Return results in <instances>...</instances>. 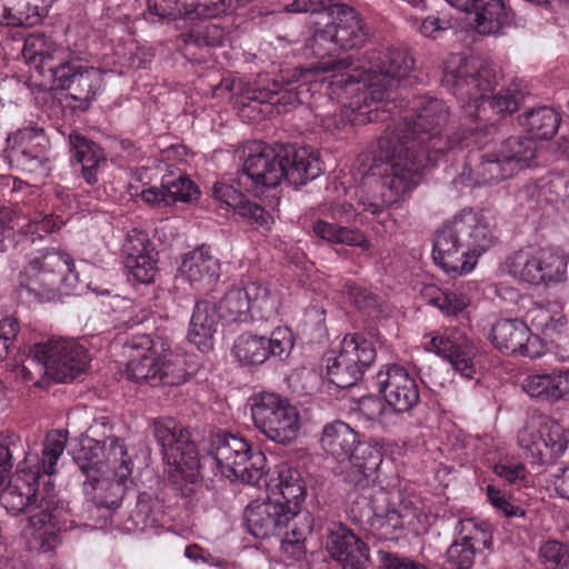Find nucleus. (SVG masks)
Here are the masks:
<instances>
[{"label": "nucleus", "instance_id": "obj_1", "mask_svg": "<svg viewBox=\"0 0 569 569\" xmlns=\"http://www.w3.org/2000/svg\"><path fill=\"white\" fill-rule=\"evenodd\" d=\"M442 84L461 101L466 117L476 119L477 126L468 134L460 136L451 132L442 136L441 128L448 120V108L438 99H421L417 102L418 119L423 127V136L428 137V146L415 156L410 168L401 162L392 163V174L387 180L390 186L388 201H398L405 193L411 191L420 181L421 172L428 166H433L446 152L462 149L470 144L480 146L493 127L481 129V113L486 103L497 114H510L518 110L522 93L517 89H506L493 98L490 92L497 84L495 70L478 59L452 57L445 69Z\"/></svg>", "mask_w": 569, "mask_h": 569}, {"label": "nucleus", "instance_id": "obj_2", "mask_svg": "<svg viewBox=\"0 0 569 569\" xmlns=\"http://www.w3.org/2000/svg\"><path fill=\"white\" fill-rule=\"evenodd\" d=\"M415 60L403 49L387 48L367 52L363 62L353 67L347 74H357L359 89L347 92L349 104H345L346 121L353 124L387 121L391 116L397 117L393 126L378 139L380 160L385 161V169L380 178L381 201L390 206L396 201H388L391 191L387 180L392 174V163L401 162L405 168H410L415 156L423 151L428 146V137L423 136V127L418 119L417 102L413 101L410 110L398 111L395 101L389 100V91L401 80L409 77L413 70Z\"/></svg>", "mask_w": 569, "mask_h": 569}, {"label": "nucleus", "instance_id": "obj_3", "mask_svg": "<svg viewBox=\"0 0 569 569\" xmlns=\"http://www.w3.org/2000/svg\"><path fill=\"white\" fill-rule=\"evenodd\" d=\"M330 68L328 62L315 67H297L282 70L280 79L262 73L242 90L236 104L241 118L260 120L272 113L288 112L299 104L315 109V118L325 131L335 134L348 124L345 104H349L347 92L359 89L357 74H331L322 77Z\"/></svg>", "mask_w": 569, "mask_h": 569}, {"label": "nucleus", "instance_id": "obj_4", "mask_svg": "<svg viewBox=\"0 0 569 569\" xmlns=\"http://www.w3.org/2000/svg\"><path fill=\"white\" fill-rule=\"evenodd\" d=\"M67 443L61 431L49 432L43 442L42 456L27 455L14 476L0 492V507L12 516L30 512L26 535L39 542L43 551L58 545L59 533L71 527L69 512L57 499L50 481L39 489L42 475L52 476Z\"/></svg>", "mask_w": 569, "mask_h": 569}, {"label": "nucleus", "instance_id": "obj_5", "mask_svg": "<svg viewBox=\"0 0 569 569\" xmlns=\"http://www.w3.org/2000/svg\"><path fill=\"white\" fill-rule=\"evenodd\" d=\"M22 56L30 69L42 77L41 86L69 90L73 110H87L103 88L101 69L42 34L34 33L26 39Z\"/></svg>", "mask_w": 569, "mask_h": 569}, {"label": "nucleus", "instance_id": "obj_6", "mask_svg": "<svg viewBox=\"0 0 569 569\" xmlns=\"http://www.w3.org/2000/svg\"><path fill=\"white\" fill-rule=\"evenodd\" d=\"M73 460L87 478L83 482L87 500L110 511L120 508L128 485L132 482L134 467L124 440L86 437L74 451Z\"/></svg>", "mask_w": 569, "mask_h": 569}, {"label": "nucleus", "instance_id": "obj_7", "mask_svg": "<svg viewBox=\"0 0 569 569\" xmlns=\"http://www.w3.org/2000/svg\"><path fill=\"white\" fill-rule=\"evenodd\" d=\"M493 242L489 218L480 210L462 209L436 231L432 259L448 277L467 276Z\"/></svg>", "mask_w": 569, "mask_h": 569}, {"label": "nucleus", "instance_id": "obj_8", "mask_svg": "<svg viewBox=\"0 0 569 569\" xmlns=\"http://www.w3.org/2000/svg\"><path fill=\"white\" fill-rule=\"evenodd\" d=\"M533 159L530 140L510 137L492 149L470 152L458 180L468 187L497 184L530 167Z\"/></svg>", "mask_w": 569, "mask_h": 569}, {"label": "nucleus", "instance_id": "obj_9", "mask_svg": "<svg viewBox=\"0 0 569 569\" xmlns=\"http://www.w3.org/2000/svg\"><path fill=\"white\" fill-rule=\"evenodd\" d=\"M72 257L61 250L47 249L31 258L19 273L20 296L38 302H50L69 293L79 284Z\"/></svg>", "mask_w": 569, "mask_h": 569}, {"label": "nucleus", "instance_id": "obj_10", "mask_svg": "<svg viewBox=\"0 0 569 569\" xmlns=\"http://www.w3.org/2000/svg\"><path fill=\"white\" fill-rule=\"evenodd\" d=\"M128 357L127 375L136 382L157 385H180L187 380V372L180 356L173 355L168 342L161 337L133 335L124 343Z\"/></svg>", "mask_w": 569, "mask_h": 569}, {"label": "nucleus", "instance_id": "obj_11", "mask_svg": "<svg viewBox=\"0 0 569 569\" xmlns=\"http://www.w3.org/2000/svg\"><path fill=\"white\" fill-rule=\"evenodd\" d=\"M363 499L369 500L370 507L368 530L378 540L398 539L403 531L420 535L430 527V516L421 510L417 500L401 498L398 492L380 486L372 487Z\"/></svg>", "mask_w": 569, "mask_h": 569}, {"label": "nucleus", "instance_id": "obj_12", "mask_svg": "<svg viewBox=\"0 0 569 569\" xmlns=\"http://www.w3.org/2000/svg\"><path fill=\"white\" fill-rule=\"evenodd\" d=\"M210 453L222 477L260 486L266 457L261 451H253L244 438L227 432L217 433L211 438Z\"/></svg>", "mask_w": 569, "mask_h": 569}, {"label": "nucleus", "instance_id": "obj_13", "mask_svg": "<svg viewBox=\"0 0 569 569\" xmlns=\"http://www.w3.org/2000/svg\"><path fill=\"white\" fill-rule=\"evenodd\" d=\"M153 435L168 465L169 479L179 486L182 482L194 483L201 461L189 430L173 419H157Z\"/></svg>", "mask_w": 569, "mask_h": 569}, {"label": "nucleus", "instance_id": "obj_14", "mask_svg": "<svg viewBox=\"0 0 569 569\" xmlns=\"http://www.w3.org/2000/svg\"><path fill=\"white\" fill-rule=\"evenodd\" d=\"M250 410L254 427L267 439L290 445L299 437L301 415L288 398L274 392H259L250 398Z\"/></svg>", "mask_w": 569, "mask_h": 569}, {"label": "nucleus", "instance_id": "obj_15", "mask_svg": "<svg viewBox=\"0 0 569 569\" xmlns=\"http://www.w3.org/2000/svg\"><path fill=\"white\" fill-rule=\"evenodd\" d=\"M567 266L568 257L562 250L555 247L528 246L506 259L505 270L520 281L548 286L567 279Z\"/></svg>", "mask_w": 569, "mask_h": 569}, {"label": "nucleus", "instance_id": "obj_16", "mask_svg": "<svg viewBox=\"0 0 569 569\" xmlns=\"http://www.w3.org/2000/svg\"><path fill=\"white\" fill-rule=\"evenodd\" d=\"M30 361L41 363V370L53 380L67 382L88 369L90 357L77 340L52 337L31 347Z\"/></svg>", "mask_w": 569, "mask_h": 569}, {"label": "nucleus", "instance_id": "obj_17", "mask_svg": "<svg viewBox=\"0 0 569 569\" xmlns=\"http://www.w3.org/2000/svg\"><path fill=\"white\" fill-rule=\"evenodd\" d=\"M376 350L372 342L360 333H348L340 342L339 353L326 357L329 381L338 388L353 386L373 362Z\"/></svg>", "mask_w": 569, "mask_h": 569}, {"label": "nucleus", "instance_id": "obj_18", "mask_svg": "<svg viewBox=\"0 0 569 569\" xmlns=\"http://www.w3.org/2000/svg\"><path fill=\"white\" fill-rule=\"evenodd\" d=\"M293 346V332L288 327H278L269 338L249 332L238 336L231 356L241 366H260L270 358L287 360Z\"/></svg>", "mask_w": 569, "mask_h": 569}, {"label": "nucleus", "instance_id": "obj_19", "mask_svg": "<svg viewBox=\"0 0 569 569\" xmlns=\"http://www.w3.org/2000/svg\"><path fill=\"white\" fill-rule=\"evenodd\" d=\"M518 445L531 462L550 463L560 458L569 447V430L556 420L543 419L538 426H525L518 432Z\"/></svg>", "mask_w": 569, "mask_h": 569}, {"label": "nucleus", "instance_id": "obj_20", "mask_svg": "<svg viewBox=\"0 0 569 569\" xmlns=\"http://www.w3.org/2000/svg\"><path fill=\"white\" fill-rule=\"evenodd\" d=\"M357 217V209L347 201L331 202L322 208V218L312 222L313 234L330 244H345L359 247L367 251L370 249V241L363 232L341 226L343 222L353 221Z\"/></svg>", "mask_w": 569, "mask_h": 569}, {"label": "nucleus", "instance_id": "obj_21", "mask_svg": "<svg viewBox=\"0 0 569 569\" xmlns=\"http://www.w3.org/2000/svg\"><path fill=\"white\" fill-rule=\"evenodd\" d=\"M231 0H148L147 19H171L178 28H188L198 20L216 19L230 9Z\"/></svg>", "mask_w": 569, "mask_h": 569}, {"label": "nucleus", "instance_id": "obj_22", "mask_svg": "<svg viewBox=\"0 0 569 569\" xmlns=\"http://www.w3.org/2000/svg\"><path fill=\"white\" fill-rule=\"evenodd\" d=\"M376 386L385 403L397 413L411 411L420 401L416 378L401 366L382 367L376 376Z\"/></svg>", "mask_w": 569, "mask_h": 569}, {"label": "nucleus", "instance_id": "obj_23", "mask_svg": "<svg viewBox=\"0 0 569 569\" xmlns=\"http://www.w3.org/2000/svg\"><path fill=\"white\" fill-rule=\"evenodd\" d=\"M6 158L11 166L26 172H36L47 159L49 140L42 128L28 126L8 136Z\"/></svg>", "mask_w": 569, "mask_h": 569}, {"label": "nucleus", "instance_id": "obj_24", "mask_svg": "<svg viewBox=\"0 0 569 569\" xmlns=\"http://www.w3.org/2000/svg\"><path fill=\"white\" fill-rule=\"evenodd\" d=\"M489 340L501 352L519 353L529 358H538L543 352V345L538 335L519 319H498L490 329Z\"/></svg>", "mask_w": 569, "mask_h": 569}, {"label": "nucleus", "instance_id": "obj_25", "mask_svg": "<svg viewBox=\"0 0 569 569\" xmlns=\"http://www.w3.org/2000/svg\"><path fill=\"white\" fill-rule=\"evenodd\" d=\"M429 349L446 358L461 377L466 379L473 378L476 372L473 358L477 348L473 341L461 330L450 328L432 333Z\"/></svg>", "mask_w": 569, "mask_h": 569}, {"label": "nucleus", "instance_id": "obj_26", "mask_svg": "<svg viewBox=\"0 0 569 569\" xmlns=\"http://www.w3.org/2000/svg\"><path fill=\"white\" fill-rule=\"evenodd\" d=\"M290 505H284L267 496L266 500H256L244 510L246 527L251 536L266 539L282 532L283 523L290 517Z\"/></svg>", "mask_w": 569, "mask_h": 569}, {"label": "nucleus", "instance_id": "obj_27", "mask_svg": "<svg viewBox=\"0 0 569 569\" xmlns=\"http://www.w3.org/2000/svg\"><path fill=\"white\" fill-rule=\"evenodd\" d=\"M284 159L282 158V148L278 151L262 146L258 151L250 153L244 160L242 168L243 178L251 180L253 187H277L286 179Z\"/></svg>", "mask_w": 569, "mask_h": 569}, {"label": "nucleus", "instance_id": "obj_28", "mask_svg": "<svg viewBox=\"0 0 569 569\" xmlns=\"http://www.w3.org/2000/svg\"><path fill=\"white\" fill-rule=\"evenodd\" d=\"M219 277V259L213 256L210 247L202 244L183 256L177 280L188 282L193 290H204Z\"/></svg>", "mask_w": 569, "mask_h": 569}, {"label": "nucleus", "instance_id": "obj_29", "mask_svg": "<svg viewBox=\"0 0 569 569\" xmlns=\"http://www.w3.org/2000/svg\"><path fill=\"white\" fill-rule=\"evenodd\" d=\"M327 550L342 569H366L369 549L347 526L333 525L327 536Z\"/></svg>", "mask_w": 569, "mask_h": 569}, {"label": "nucleus", "instance_id": "obj_30", "mask_svg": "<svg viewBox=\"0 0 569 569\" xmlns=\"http://www.w3.org/2000/svg\"><path fill=\"white\" fill-rule=\"evenodd\" d=\"M333 39L341 50L362 47L369 37L368 28L360 13L346 3H336L328 16Z\"/></svg>", "mask_w": 569, "mask_h": 569}, {"label": "nucleus", "instance_id": "obj_31", "mask_svg": "<svg viewBox=\"0 0 569 569\" xmlns=\"http://www.w3.org/2000/svg\"><path fill=\"white\" fill-rule=\"evenodd\" d=\"M211 196L219 208L232 210L252 224L269 230L272 223V217L261 206L251 202L234 189L233 186L216 182L211 189Z\"/></svg>", "mask_w": 569, "mask_h": 569}, {"label": "nucleus", "instance_id": "obj_32", "mask_svg": "<svg viewBox=\"0 0 569 569\" xmlns=\"http://www.w3.org/2000/svg\"><path fill=\"white\" fill-rule=\"evenodd\" d=\"M338 49V43H336L332 30L329 22H327L322 28L315 29L307 38L303 47V56L306 58L318 59V61L311 63L309 67H315L319 64V62L330 63V68L322 72V77H328L327 73L329 71H332V74L341 76L353 68V61L350 58L342 60L327 59L332 57Z\"/></svg>", "mask_w": 569, "mask_h": 569}, {"label": "nucleus", "instance_id": "obj_33", "mask_svg": "<svg viewBox=\"0 0 569 569\" xmlns=\"http://www.w3.org/2000/svg\"><path fill=\"white\" fill-rule=\"evenodd\" d=\"M286 180L292 186H303L322 173L319 153L310 147H282Z\"/></svg>", "mask_w": 569, "mask_h": 569}, {"label": "nucleus", "instance_id": "obj_34", "mask_svg": "<svg viewBox=\"0 0 569 569\" xmlns=\"http://www.w3.org/2000/svg\"><path fill=\"white\" fill-rule=\"evenodd\" d=\"M267 496L284 505L300 506L306 495V486L298 470L288 465H279L264 480Z\"/></svg>", "mask_w": 569, "mask_h": 569}, {"label": "nucleus", "instance_id": "obj_35", "mask_svg": "<svg viewBox=\"0 0 569 569\" xmlns=\"http://www.w3.org/2000/svg\"><path fill=\"white\" fill-rule=\"evenodd\" d=\"M219 318L220 316L214 303L207 300L196 303L187 338L199 351L208 352L213 349Z\"/></svg>", "mask_w": 569, "mask_h": 569}, {"label": "nucleus", "instance_id": "obj_36", "mask_svg": "<svg viewBox=\"0 0 569 569\" xmlns=\"http://www.w3.org/2000/svg\"><path fill=\"white\" fill-rule=\"evenodd\" d=\"M52 0H0V24L31 27L37 24Z\"/></svg>", "mask_w": 569, "mask_h": 569}, {"label": "nucleus", "instance_id": "obj_37", "mask_svg": "<svg viewBox=\"0 0 569 569\" xmlns=\"http://www.w3.org/2000/svg\"><path fill=\"white\" fill-rule=\"evenodd\" d=\"M69 144L72 158L81 166L86 182L90 186L97 183L100 166L106 163L102 149L77 132L69 136Z\"/></svg>", "mask_w": 569, "mask_h": 569}, {"label": "nucleus", "instance_id": "obj_38", "mask_svg": "<svg viewBox=\"0 0 569 569\" xmlns=\"http://www.w3.org/2000/svg\"><path fill=\"white\" fill-rule=\"evenodd\" d=\"M468 13H473V28L481 36L498 34L509 19L502 0H478Z\"/></svg>", "mask_w": 569, "mask_h": 569}, {"label": "nucleus", "instance_id": "obj_39", "mask_svg": "<svg viewBox=\"0 0 569 569\" xmlns=\"http://www.w3.org/2000/svg\"><path fill=\"white\" fill-rule=\"evenodd\" d=\"M252 320H269L279 313L280 292L269 284L252 281L244 283Z\"/></svg>", "mask_w": 569, "mask_h": 569}, {"label": "nucleus", "instance_id": "obj_40", "mask_svg": "<svg viewBox=\"0 0 569 569\" xmlns=\"http://www.w3.org/2000/svg\"><path fill=\"white\" fill-rule=\"evenodd\" d=\"M357 442V433L342 421H335L325 426L320 439L321 448L340 461H345L352 456Z\"/></svg>", "mask_w": 569, "mask_h": 569}, {"label": "nucleus", "instance_id": "obj_41", "mask_svg": "<svg viewBox=\"0 0 569 569\" xmlns=\"http://www.w3.org/2000/svg\"><path fill=\"white\" fill-rule=\"evenodd\" d=\"M530 321L535 330L546 339L553 341L567 329L563 307L557 301L548 302L530 311Z\"/></svg>", "mask_w": 569, "mask_h": 569}, {"label": "nucleus", "instance_id": "obj_42", "mask_svg": "<svg viewBox=\"0 0 569 569\" xmlns=\"http://www.w3.org/2000/svg\"><path fill=\"white\" fill-rule=\"evenodd\" d=\"M520 124L530 137H520L536 143L533 139H550L558 130L560 119L558 113L548 107H541L523 113L520 118Z\"/></svg>", "mask_w": 569, "mask_h": 569}, {"label": "nucleus", "instance_id": "obj_43", "mask_svg": "<svg viewBox=\"0 0 569 569\" xmlns=\"http://www.w3.org/2000/svg\"><path fill=\"white\" fill-rule=\"evenodd\" d=\"M221 319L227 322H247L252 320L244 284L228 290L217 306Z\"/></svg>", "mask_w": 569, "mask_h": 569}, {"label": "nucleus", "instance_id": "obj_44", "mask_svg": "<svg viewBox=\"0 0 569 569\" xmlns=\"http://www.w3.org/2000/svg\"><path fill=\"white\" fill-rule=\"evenodd\" d=\"M423 295L430 297V302L438 308L441 313L448 317L458 316L466 310L471 302V298L461 290L442 291L433 284L426 286Z\"/></svg>", "mask_w": 569, "mask_h": 569}, {"label": "nucleus", "instance_id": "obj_45", "mask_svg": "<svg viewBox=\"0 0 569 569\" xmlns=\"http://www.w3.org/2000/svg\"><path fill=\"white\" fill-rule=\"evenodd\" d=\"M527 192L531 196L537 193V201L540 199L548 203L557 204L569 198V180L558 173H550L539 182L528 186Z\"/></svg>", "mask_w": 569, "mask_h": 569}, {"label": "nucleus", "instance_id": "obj_46", "mask_svg": "<svg viewBox=\"0 0 569 569\" xmlns=\"http://www.w3.org/2000/svg\"><path fill=\"white\" fill-rule=\"evenodd\" d=\"M201 20L194 22L193 26H189L187 33H182L181 38L184 43H193L197 47H222L228 40V32L224 31L218 24L211 23L203 28L198 27Z\"/></svg>", "mask_w": 569, "mask_h": 569}, {"label": "nucleus", "instance_id": "obj_47", "mask_svg": "<svg viewBox=\"0 0 569 569\" xmlns=\"http://www.w3.org/2000/svg\"><path fill=\"white\" fill-rule=\"evenodd\" d=\"M539 560L546 569H569V547L548 540L539 548Z\"/></svg>", "mask_w": 569, "mask_h": 569}, {"label": "nucleus", "instance_id": "obj_48", "mask_svg": "<svg viewBox=\"0 0 569 569\" xmlns=\"http://www.w3.org/2000/svg\"><path fill=\"white\" fill-rule=\"evenodd\" d=\"M132 278L139 283H151L157 273V252L138 256L134 259L123 261Z\"/></svg>", "mask_w": 569, "mask_h": 569}, {"label": "nucleus", "instance_id": "obj_49", "mask_svg": "<svg viewBox=\"0 0 569 569\" xmlns=\"http://www.w3.org/2000/svg\"><path fill=\"white\" fill-rule=\"evenodd\" d=\"M347 460L365 473L375 471L382 462L380 449L370 442L359 441L355 445L352 456Z\"/></svg>", "mask_w": 569, "mask_h": 569}, {"label": "nucleus", "instance_id": "obj_50", "mask_svg": "<svg viewBox=\"0 0 569 569\" xmlns=\"http://www.w3.org/2000/svg\"><path fill=\"white\" fill-rule=\"evenodd\" d=\"M291 515L286 517L287 521L283 523L284 537H290L299 541H305L311 533L313 520L309 512L301 511L300 506L290 505Z\"/></svg>", "mask_w": 569, "mask_h": 569}, {"label": "nucleus", "instance_id": "obj_51", "mask_svg": "<svg viewBox=\"0 0 569 569\" xmlns=\"http://www.w3.org/2000/svg\"><path fill=\"white\" fill-rule=\"evenodd\" d=\"M522 389L531 398L555 400L553 370L550 372L529 375L522 381Z\"/></svg>", "mask_w": 569, "mask_h": 569}, {"label": "nucleus", "instance_id": "obj_52", "mask_svg": "<svg viewBox=\"0 0 569 569\" xmlns=\"http://www.w3.org/2000/svg\"><path fill=\"white\" fill-rule=\"evenodd\" d=\"M167 199L169 204L176 202L189 203L198 199L199 188L187 177H179L166 182Z\"/></svg>", "mask_w": 569, "mask_h": 569}, {"label": "nucleus", "instance_id": "obj_53", "mask_svg": "<svg viewBox=\"0 0 569 569\" xmlns=\"http://www.w3.org/2000/svg\"><path fill=\"white\" fill-rule=\"evenodd\" d=\"M493 472L510 485L526 486L528 482L526 466L513 458L500 459L495 463Z\"/></svg>", "mask_w": 569, "mask_h": 569}, {"label": "nucleus", "instance_id": "obj_54", "mask_svg": "<svg viewBox=\"0 0 569 569\" xmlns=\"http://www.w3.org/2000/svg\"><path fill=\"white\" fill-rule=\"evenodd\" d=\"M121 251L123 254V261H127L134 259L138 256L154 251V248L150 242L147 232L139 229H132L128 231L123 240Z\"/></svg>", "mask_w": 569, "mask_h": 569}, {"label": "nucleus", "instance_id": "obj_55", "mask_svg": "<svg viewBox=\"0 0 569 569\" xmlns=\"http://www.w3.org/2000/svg\"><path fill=\"white\" fill-rule=\"evenodd\" d=\"M67 222V218L60 214H46L40 218V216H34L29 220L24 221L26 233L37 234L39 238H42L46 234L52 233L56 230H59Z\"/></svg>", "mask_w": 569, "mask_h": 569}, {"label": "nucleus", "instance_id": "obj_56", "mask_svg": "<svg viewBox=\"0 0 569 569\" xmlns=\"http://www.w3.org/2000/svg\"><path fill=\"white\" fill-rule=\"evenodd\" d=\"M486 496L490 505L505 517L512 518L525 516V510L521 507L513 505L510 500V496L493 485H488L486 487Z\"/></svg>", "mask_w": 569, "mask_h": 569}, {"label": "nucleus", "instance_id": "obj_57", "mask_svg": "<svg viewBox=\"0 0 569 569\" xmlns=\"http://www.w3.org/2000/svg\"><path fill=\"white\" fill-rule=\"evenodd\" d=\"M336 3L333 0H293L292 3L286 6L288 12H312L320 13L327 12L330 14V9Z\"/></svg>", "mask_w": 569, "mask_h": 569}, {"label": "nucleus", "instance_id": "obj_58", "mask_svg": "<svg viewBox=\"0 0 569 569\" xmlns=\"http://www.w3.org/2000/svg\"><path fill=\"white\" fill-rule=\"evenodd\" d=\"M18 329L19 325L14 318L7 317L0 320V361L7 357Z\"/></svg>", "mask_w": 569, "mask_h": 569}, {"label": "nucleus", "instance_id": "obj_59", "mask_svg": "<svg viewBox=\"0 0 569 569\" xmlns=\"http://www.w3.org/2000/svg\"><path fill=\"white\" fill-rule=\"evenodd\" d=\"M451 27L452 23L449 19L429 16L421 22L419 31L426 38L436 39Z\"/></svg>", "mask_w": 569, "mask_h": 569}, {"label": "nucleus", "instance_id": "obj_60", "mask_svg": "<svg viewBox=\"0 0 569 569\" xmlns=\"http://www.w3.org/2000/svg\"><path fill=\"white\" fill-rule=\"evenodd\" d=\"M160 511V503L147 493H140L137 501V513L146 518V526L153 525L158 519L156 515Z\"/></svg>", "mask_w": 569, "mask_h": 569}, {"label": "nucleus", "instance_id": "obj_61", "mask_svg": "<svg viewBox=\"0 0 569 569\" xmlns=\"http://www.w3.org/2000/svg\"><path fill=\"white\" fill-rule=\"evenodd\" d=\"M381 569H427L423 565L408 558H400L388 552H380Z\"/></svg>", "mask_w": 569, "mask_h": 569}, {"label": "nucleus", "instance_id": "obj_62", "mask_svg": "<svg viewBox=\"0 0 569 569\" xmlns=\"http://www.w3.org/2000/svg\"><path fill=\"white\" fill-rule=\"evenodd\" d=\"M26 217L18 216L13 209L4 207L0 209V234L6 236L14 229L23 230Z\"/></svg>", "mask_w": 569, "mask_h": 569}, {"label": "nucleus", "instance_id": "obj_63", "mask_svg": "<svg viewBox=\"0 0 569 569\" xmlns=\"http://www.w3.org/2000/svg\"><path fill=\"white\" fill-rule=\"evenodd\" d=\"M184 556L193 562H203L217 567L223 563L221 558L213 556L198 545L187 546L184 549Z\"/></svg>", "mask_w": 569, "mask_h": 569}, {"label": "nucleus", "instance_id": "obj_64", "mask_svg": "<svg viewBox=\"0 0 569 569\" xmlns=\"http://www.w3.org/2000/svg\"><path fill=\"white\" fill-rule=\"evenodd\" d=\"M280 550L284 560H300L306 553L303 541L290 537H283V539H281Z\"/></svg>", "mask_w": 569, "mask_h": 569}]
</instances>
